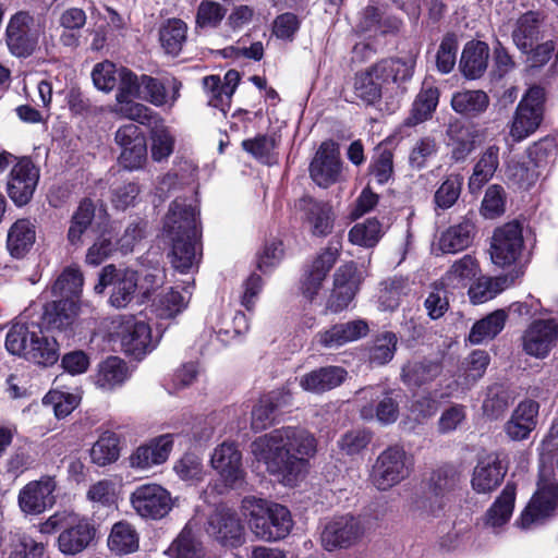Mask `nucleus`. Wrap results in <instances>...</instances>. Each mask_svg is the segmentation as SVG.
Masks as SVG:
<instances>
[{
  "instance_id": "obj_1",
  "label": "nucleus",
  "mask_w": 558,
  "mask_h": 558,
  "mask_svg": "<svg viewBox=\"0 0 558 558\" xmlns=\"http://www.w3.org/2000/svg\"><path fill=\"white\" fill-rule=\"evenodd\" d=\"M316 447L315 437L306 429L284 426L254 439L251 453L280 483L294 486L307 472Z\"/></svg>"
},
{
  "instance_id": "obj_2",
  "label": "nucleus",
  "mask_w": 558,
  "mask_h": 558,
  "mask_svg": "<svg viewBox=\"0 0 558 558\" xmlns=\"http://www.w3.org/2000/svg\"><path fill=\"white\" fill-rule=\"evenodd\" d=\"M198 214L193 199L178 197L170 204L163 220L162 238L170 246L168 258L181 274L197 269L202 257Z\"/></svg>"
},
{
  "instance_id": "obj_3",
  "label": "nucleus",
  "mask_w": 558,
  "mask_h": 558,
  "mask_svg": "<svg viewBox=\"0 0 558 558\" xmlns=\"http://www.w3.org/2000/svg\"><path fill=\"white\" fill-rule=\"evenodd\" d=\"M242 509L252 533L260 541H281L293 527L289 509L280 504L247 496L242 500Z\"/></svg>"
},
{
  "instance_id": "obj_4",
  "label": "nucleus",
  "mask_w": 558,
  "mask_h": 558,
  "mask_svg": "<svg viewBox=\"0 0 558 558\" xmlns=\"http://www.w3.org/2000/svg\"><path fill=\"white\" fill-rule=\"evenodd\" d=\"M58 531V549L66 556H75L85 550L95 536V529L87 519L68 510L57 511L39 524L41 534Z\"/></svg>"
},
{
  "instance_id": "obj_5",
  "label": "nucleus",
  "mask_w": 558,
  "mask_h": 558,
  "mask_svg": "<svg viewBox=\"0 0 558 558\" xmlns=\"http://www.w3.org/2000/svg\"><path fill=\"white\" fill-rule=\"evenodd\" d=\"M412 470V457L402 446L391 445L376 457L368 473V482L377 490L387 492L405 481Z\"/></svg>"
},
{
  "instance_id": "obj_6",
  "label": "nucleus",
  "mask_w": 558,
  "mask_h": 558,
  "mask_svg": "<svg viewBox=\"0 0 558 558\" xmlns=\"http://www.w3.org/2000/svg\"><path fill=\"white\" fill-rule=\"evenodd\" d=\"M558 514V482L551 472L541 470L537 489L520 515L519 525L529 530Z\"/></svg>"
},
{
  "instance_id": "obj_7",
  "label": "nucleus",
  "mask_w": 558,
  "mask_h": 558,
  "mask_svg": "<svg viewBox=\"0 0 558 558\" xmlns=\"http://www.w3.org/2000/svg\"><path fill=\"white\" fill-rule=\"evenodd\" d=\"M544 100L542 87L533 86L527 89L517 107L510 129V135L514 141H522L538 129L543 121Z\"/></svg>"
},
{
  "instance_id": "obj_8",
  "label": "nucleus",
  "mask_w": 558,
  "mask_h": 558,
  "mask_svg": "<svg viewBox=\"0 0 558 558\" xmlns=\"http://www.w3.org/2000/svg\"><path fill=\"white\" fill-rule=\"evenodd\" d=\"M133 510L143 519L160 520L173 507L171 494L161 485L155 483L142 484L130 495Z\"/></svg>"
},
{
  "instance_id": "obj_9",
  "label": "nucleus",
  "mask_w": 558,
  "mask_h": 558,
  "mask_svg": "<svg viewBox=\"0 0 558 558\" xmlns=\"http://www.w3.org/2000/svg\"><path fill=\"white\" fill-rule=\"evenodd\" d=\"M39 36V26L28 12L19 11L11 16L5 29V40L13 56L29 57L38 45Z\"/></svg>"
},
{
  "instance_id": "obj_10",
  "label": "nucleus",
  "mask_w": 558,
  "mask_h": 558,
  "mask_svg": "<svg viewBox=\"0 0 558 558\" xmlns=\"http://www.w3.org/2000/svg\"><path fill=\"white\" fill-rule=\"evenodd\" d=\"M523 230L518 221H511L495 229L490 242L492 262L499 267L515 264L523 252Z\"/></svg>"
},
{
  "instance_id": "obj_11",
  "label": "nucleus",
  "mask_w": 558,
  "mask_h": 558,
  "mask_svg": "<svg viewBox=\"0 0 558 558\" xmlns=\"http://www.w3.org/2000/svg\"><path fill=\"white\" fill-rule=\"evenodd\" d=\"M365 527L354 515L345 514L329 520L320 533L322 546L332 551L355 545L364 535Z\"/></svg>"
},
{
  "instance_id": "obj_12",
  "label": "nucleus",
  "mask_w": 558,
  "mask_h": 558,
  "mask_svg": "<svg viewBox=\"0 0 558 558\" xmlns=\"http://www.w3.org/2000/svg\"><path fill=\"white\" fill-rule=\"evenodd\" d=\"M360 400L365 401L361 405L360 415L365 421L376 418L384 425L392 424L399 416V407L391 393L383 386H369L357 392Z\"/></svg>"
},
{
  "instance_id": "obj_13",
  "label": "nucleus",
  "mask_w": 558,
  "mask_h": 558,
  "mask_svg": "<svg viewBox=\"0 0 558 558\" xmlns=\"http://www.w3.org/2000/svg\"><path fill=\"white\" fill-rule=\"evenodd\" d=\"M207 534L225 548H238L245 542L244 525L231 509H217L207 521Z\"/></svg>"
},
{
  "instance_id": "obj_14",
  "label": "nucleus",
  "mask_w": 558,
  "mask_h": 558,
  "mask_svg": "<svg viewBox=\"0 0 558 558\" xmlns=\"http://www.w3.org/2000/svg\"><path fill=\"white\" fill-rule=\"evenodd\" d=\"M117 337L122 350L136 359L155 348L149 325L134 316H123L118 326Z\"/></svg>"
},
{
  "instance_id": "obj_15",
  "label": "nucleus",
  "mask_w": 558,
  "mask_h": 558,
  "mask_svg": "<svg viewBox=\"0 0 558 558\" xmlns=\"http://www.w3.org/2000/svg\"><path fill=\"white\" fill-rule=\"evenodd\" d=\"M210 465L229 487H238L244 482L242 453L234 441L218 445L211 453Z\"/></svg>"
},
{
  "instance_id": "obj_16",
  "label": "nucleus",
  "mask_w": 558,
  "mask_h": 558,
  "mask_svg": "<svg viewBox=\"0 0 558 558\" xmlns=\"http://www.w3.org/2000/svg\"><path fill=\"white\" fill-rule=\"evenodd\" d=\"M460 484V474L452 465H442L434 470L429 477V489L433 494L426 507V514L437 518L444 512L449 496Z\"/></svg>"
},
{
  "instance_id": "obj_17",
  "label": "nucleus",
  "mask_w": 558,
  "mask_h": 558,
  "mask_svg": "<svg viewBox=\"0 0 558 558\" xmlns=\"http://www.w3.org/2000/svg\"><path fill=\"white\" fill-rule=\"evenodd\" d=\"M116 142L122 148L119 162L123 168L137 170L143 167L147 158V146L138 126L130 123L119 128Z\"/></svg>"
},
{
  "instance_id": "obj_18",
  "label": "nucleus",
  "mask_w": 558,
  "mask_h": 558,
  "mask_svg": "<svg viewBox=\"0 0 558 558\" xmlns=\"http://www.w3.org/2000/svg\"><path fill=\"white\" fill-rule=\"evenodd\" d=\"M56 482L52 477H41L27 483L19 493L17 501L25 514L38 515L56 504Z\"/></svg>"
},
{
  "instance_id": "obj_19",
  "label": "nucleus",
  "mask_w": 558,
  "mask_h": 558,
  "mask_svg": "<svg viewBox=\"0 0 558 558\" xmlns=\"http://www.w3.org/2000/svg\"><path fill=\"white\" fill-rule=\"evenodd\" d=\"M38 180L39 169L29 159H22L10 171L8 195L16 206H24L32 199Z\"/></svg>"
},
{
  "instance_id": "obj_20",
  "label": "nucleus",
  "mask_w": 558,
  "mask_h": 558,
  "mask_svg": "<svg viewBox=\"0 0 558 558\" xmlns=\"http://www.w3.org/2000/svg\"><path fill=\"white\" fill-rule=\"evenodd\" d=\"M362 281L353 262L340 266L333 275V289L327 302V308L340 313L353 301Z\"/></svg>"
},
{
  "instance_id": "obj_21",
  "label": "nucleus",
  "mask_w": 558,
  "mask_h": 558,
  "mask_svg": "<svg viewBox=\"0 0 558 558\" xmlns=\"http://www.w3.org/2000/svg\"><path fill=\"white\" fill-rule=\"evenodd\" d=\"M416 65V56L409 54L404 58H387L372 65L377 81H380L386 90L389 86H396L402 94V85L409 82Z\"/></svg>"
},
{
  "instance_id": "obj_22",
  "label": "nucleus",
  "mask_w": 558,
  "mask_h": 558,
  "mask_svg": "<svg viewBox=\"0 0 558 558\" xmlns=\"http://www.w3.org/2000/svg\"><path fill=\"white\" fill-rule=\"evenodd\" d=\"M175 434H163L137 447L129 458L133 469L147 470L165 463L173 448Z\"/></svg>"
},
{
  "instance_id": "obj_23",
  "label": "nucleus",
  "mask_w": 558,
  "mask_h": 558,
  "mask_svg": "<svg viewBox=\"0 0 558 558\" xmlns=\"http://www.w3.org/2000/svg\"><path fill=\"white\" fill-rule=\"evenodd\" d=\"M507 473L497 453H488L477 460L471 477V487L476 494H490L504 481Z\"/></svg>"
},
{
  "instance_id": "obj_24",
  "label": "nucleus",
  "mask_w": 558,
  "mask_h": 558,
  "mask_svg": "<svg viewBox=\"0 0 558 558\" xmlns=\"http://www.w3.org/2000/svg\"><path fill=\"white\" fill-rule=\"evenodd\" d=\"M558 326L553 319L535 320L523 336V350L536 359H545L555 347Z\"/></svg>"
},
{
  "instance_id": "obj_25",
  "label": "nucleus",
  "mask_w": 558,
  "mask_h": 558,
  "mask_svg": "<svg viewBox=\"0 0 558 558\" xmlns=\"http://www.w3.org/2000/svg\"><path fill=\"white\" fill-rule=\"evenodd\" d=\"M338 256V247L330 245L305 268L300 288L304 298L312 301L317 295L323 281L336 264Z\"/></svg>"
},
{
  "instance_id": "obj_26",
  "label": "nucleus",
  "mask_w": 558,
  "mask_h": 558,
  "mask_svg": "<svg viewBox=\"0 0 558 558\" xmlns=\"http://www.w3.org/2000/svg\"><path fill=\"white\" fill-rule=\"evenodd\" d=\"M207 323L222 344H228L248 330V319L242 312L216 307L211 310Z\"/></svg>"
},
{
  "instance_id": "obj_27",
  "label": "nucleus",
  "mask_w": 558,
  "mask_h": 558,
  "mask_svg": "<svg viewBox=\"0 0 558 558\" xmlns=\"http://www.w3.org/2000/svg\"><path fill=\"white\" fill-rule=\"evenodd\" d=\"M341 161L338 151L329 143H323L310 166V174L313 181L328 187L339 180Z\"/></svg>"
},
{
  "instance_id": "obj_28",
  "label": "nucleus",
  "mask_w": 558,
  "mask_h": 558,
  "mask_svg": "<svg viewBox=\"0 0 558 558\" xmlns=\"http://www.w3.org/2000/svg\"><path fill=\"white\" fill-rule=\"evenodd\" d=\"M348 377L341 366H323L300 377V387L307 392L322 395L339 387Z\"/></svg>"
},
{
  "instance_id": "obj_29",
  "label": "nucleus",
  "mask_w": 558,
  "mask_h": 558,
  "mask_svg": "<svg viewBox=\"0 0 558 558\" xmlns=\"http://www.w3.org/2000/svg\"><path fill=\"white\" fill-rule=\"evenodd\" d=\"M142 88L146 94L145 99L154 106L172 108L180 98L182 83L175 77L158 80L142 75Z\"/></svg>"
},
{
  "instance_id": "obj_30",
  "label": "nucleus",
  "mask_w": 558,
  "mask_h": 558,
  "mask_svg": "<svg viewBox=\"0 0 558 558\" xmlns=\"http://www.w3.org/2000/svg\"><path fill=\"white\" fill-rule=\"evenodd\" d=\"M517 496V486L508 482L499 496L487 509L484 515V524L494 533L498 534L502 527L510 521Z\"/></svg>"
},
{
  "instance_id": "obj_31",
  "label": "nucleus",
  "mask_w": 558,
  "mask_h": 558,
  "mask_svg": "<svg viewBox=\"0 0 558 558\" xmlns=\"http://www.w3.org/2000/svg\"><path fill=\"white\" fill-rule=\"evenodd\" d=\"M368 332V326L364 320L357 319L342 324H336L330 328L317 332L315 340L326 349H337L348 342L355 341Z\"/></svg>"
},
{
  "instance_id": "obj_32",
  "label": "nucleus",
  "mask_w": 558,
  "mask_h": 558,
  "mask_svg": "<svg viewBox=\"0 0 558 558\" xmlns=\"http://www.w3.org/2000/svg\"><path fill=\"white\" fill-rule=\"evenodd\" d=\"M290 401L291 395L284 389L274 390L263 396L252 411L253 430L262 432L268 428L274 422L275 411Z\"/></svg>"
},
{
  "instance_id": "obj_33",
  "label": "nucleus",
  "mask_w": 558,
  "mask_h": 558,
  "mask_svg": "<svg viewBox=\"0 0 558 558\" xmlns=\"http://www.w3.org/2000/svg\"><path fill=\"white\" fill-rule=\"evenodd\" d=\"M192 281H187L183 287L184 294L173 288L163 290L158 293L150 305L151 312L159 319H172L184 311L190 300L191 292L189 288Z\"/></svg>"
},
{
  "instance_id": "obj_34",
  "label": "nucleus",
  "mask_w": 558,
  "mask_h": 558,
  "mask_svg": "<svg viewBox=\"0 0 558 558\" xmlns=\"http://www.w3.org/2000/svg\"><path fill=\"white\" fill-rule=\"evenodd\" d=\"M476 228L470 218L450 226L439 238V250L446 254H456L468 248L475 236Z\"/></svg>"
},
{
  "instance_id": "obj_35",
  "label": "nucleus",
  "mask_w": 558,
  "mask_h": 558,
  "mask_svg": "<svg viewBox=\"0 0 558 558\" xmlns=\"http://www.w3.org/2000/svg\"><path fill=\"white\" fill-rule=\"evenodd\" d=\"M450 159L453 162H463L476 147V131L461 123H452L447 130Z\"/></svg>"
},
{
  "instance_id": "obj_36",
  "label": "nucleus",
  "mask_w": 558,
  "mask_h": 558,
  "mask_svg": "<svg viewBox=\"0 0 558 558\" xmlns=\"http://www.w3.org/2000/svg\"><path fill=\"white\" fill-rule=\"evenodd\" d=\"M77 313L75 300L61 299L45 305L41 319L47 329L65 330L73 324Z\"/></svg>"
},
{
  "instance_id": "obj_37",
  "label": "nucleus",
  "mask_w": 558,
  "mask_h": 558,
  "mask_svg": "<svg viewBox=\"0 0 558 558\" xmlns=\"http://www.w3.org/2000/svg\"><path fill=\"white\" fill-rule=\"evenodd\" d=\"M541 13L534 11H529L517 20L511 36L522 53H527L541 39Z\"/></svg>"
},
{
  "instance_id": "obj_38",
  "label": "nucleus",
  "mask_w": 558,
  "mask_h": 558,
  "mask_svg": "<svg viewBox=\"0 0 558 558\" xmlns=\"http://www.w3.org/2000/svg\"><path fill=\"white\" fill-rule=\"evenodd\" d=\"M439 101V90L432 82L425 80L415 97L409 117L404 120L407 126H415L432 118Z\"/></svg>"
},
{
  "instance_id": "obj_39",
  "label": "nucleus",
  "mask_w": 558,
  "mask_h": 558,
  "mask_svg": "<svg viewBox=\"0 0 558 558\" xmlns=\"http://www.w3.org/2000/svg\"><path fill=\"white\" fill-rule=\"evenodd\" d=\"M187 24L181 19H168L158 29L159 44L163 52L178 57L187 41Z\"/></svg>"
},
{
  "instance_id": "obj_40",
  "label": "nucleus",
  "mask_w": 558,
  "mask_h": 558,
  "mask_svg": "<svg viewBox=\"0 0 558 558\" xmlns=\"http://www.w3.org/2000/svg\"><path fill=\"white\" fill-rule=\"evenodd\" d=\"M299 208L305 214L306 220L312 226L313 234L325 236L331 232V207L327 203L306 196L299 201Z\"/></svg>"
},
{
  "instance_id": "obj_41",
  "label": "nucleus",
  "mask_w": 558,
  "mask_h": 558,
  "mask_svg": "<svg viewBox=\"0 0 558 558\" xmlns=\"http://www.w3.org/2000/svg\"><path fill=\"white\" fill-rule=\"evenodd\" d=\"M488 57L489 48L486 43H468L462 51L460 60L461 72L470 80L481 77L487 69Z\"/></svg>"
},
{
  "instance_id": "obj_42",
  "label": "nucleus",
  "mask_w": 558,
  "mask_h": 558,
  "mask_svg": "<svg viewBox=\"0 0 558 558\" xmlns=\"http://www.w3.org/2000/svg\"><path fill=\"white\" fill-rule=\"evenodd\" d=\"M442 372L439 362L423 359L409 361L403 365L401 378L409 387H421L435 380Z\"/></svg>"
},
{
  "instance_id": "obj_43",
  "label": "nucleus",
  "mask_w": 558,
  "mask_h": 558,
  "mask_svg": "<svg viewBox=\"0 0 558 558\" xmlns=\"http://www.w3.org/2000/svg\"><path fill=\"white\" fill-rule=\"evenodd\" d=\"M26 359L43 366L53 365L59 359V344L53 337L44 335L43 330L33 332Z\"/></svg>"
},
{
  "instance_id": "obj_44",
  "label": "nucleus",
  "mask_w": 558,
  "mask_h": 558,
  "mask_svg": "<svg viewBox=\"0 0 558 558\" xmlns=\"http://www.w3.org/2000/svg\"><path fill=\"white\" fill-rule=\"evenodd\" d=\"M128 377L129 373L125 362L118 356H109L99 364L95 376V384L101 390L111 391L121 387Z\"/></svg>"
},
{
  "instance_id": "obj_45",
  "label": "nucleus",
  "mask_w": 558,
  "mask_h": 558,
  "mask_svg": "<svg viewBox=\"0 0 558 558\" xmlns=\"http://www.w3.org/2000/svg\"><path fill=\"white\" fill-rule=\"evenodd\" d=\"M478 274V262L472 255L466 254L456 260L440 280L452 289L465 288L477 278Z\"/></svg>"
},
{
  "instance_id": "obj_46",
  "label": "nucleus",
  "mask_w": 558,
  "mask_h": 558,
  "mask_svg": "<svg viewBox=\"0 0 558 558\" xmlns=\"http://www.w3.org/2000/svg\"><path fill=\"white\" fill-rule=\"evenodd\" d=\"M109 303L116 308H123L131 303L138 288V275L133 269L117 270Z\"/></svg>"
},
{
  "instance_id": "obj_47",
  "label": "nucleus",
  "mask_w": 558,
  "mask_h": 558,
  "mask_svg": "<svg viewBox=\"0 0 558 558\" xmlns=\"http://www.w3.org/2000/svg\"><path fill=\"white\" fill-rule=\"evenodd\" d=\"M96 207L92 199L84 198L80 202L76 210L73 213L68 230V241L73 246H80L83 243V235L87 232L95 218Z\"/></svg>"
},
{
  "instance_id": "obj_48",
  "label": "nucleus",
  "mask_w": 558,
  "mask_h": 558,
  "mask_svg": "<svg viewBox=\"0 0 558 558\" xmlns=\"http://www.w3.org/2000/svg\"><path fill=\"white\" fill-rule=\"evenodd\" d=\"M35 227L28 219H20L13 223L8 233L7 245L11 255L23 257L35 242Z\"/></svg>"
},
{
  "instance_id": "obj_49",
  "label": "nucleus",
  "mask_w": 558,
  "mask_h": 558,
  "mask_svg": "<svg viewBox=\"0 0 558 558\" xmlns=\"http://www.w3.org/2000/svg\"><path fill=\"white\" fill-rule=\"evenodd\" d=\"M120 450L119 435L111 430H105L89 450L90 460L98 466H106L119 459Z\"/></svg>"
},
{
  "instance_id": "obj_50",
  "label": "nucleus",
  "mask_w": 558,
  "mask_h": 558,
  "mask_svg": "<svg viewBox=\"0 0 558 558\" xmlns=\"http://www.w3.org/2000/svg\"><path fill=\"white\" fill-rule=\"evenodd\" d=\"M499 166V148L495 145L488 146L475 163L473 173L469 180L470 190H481L496 172Z\"/></svg>"
},
{
  "instance_id": "obj_51",
  "label": "nucleus",
  "mask_w": 558,
  "mask_h": 558,
  "mask_svg": "<svg viewBox=\"0 0 558 558\" xmlns=\"http://www.w3.org/2000/svg\"><path fill=\"white\" fill-rule=\"evenodd\" d=\"M108 546L118 555L131 554L138 549L140 537L132 524L120 521L111 529Z\"/></svg>"
},
{
  "instance_id": "obj_52",
  "label": "nucleus",
  "mask_w": 558,
  "mask_h": 558,
  "mask_svg": "<svg viewBox=\"0 0 558 558\" xmlns=\"http://www.w3.org/2000/svg\"><path fill=\"white\" fill-rule=\"evenodd\" d=\"M171 558H204L205 549L191 524H186L167 550Z\"/></svg>"
},
{
  "instance_id": "obj_53",
  "label": "nucleus",
  "mask_w": 558,
  "mask_h": 558,
  "mask_svg": "<svg viewBox=\"0 0 558 558\" xmlns=\"http://www.w3.org/2000/svg\"><path fill=\"white\" fill-rule=\"evenodd\" d=\"M489 105V98L483 90H462L453 94L452 109L460 114L476 117L484 112Z\"/></svg>"
},
{
  "instance_id": "obj_54",
  "label": "nucleus",
  "mask_w": 558,
  "mask_h": 558,
  "mask_svg": "<svg viewBox=\"0 0 558 558\" xmlns=\"http://www.w3.org/2000/svg\"><path fill=\"white\" fill-rule=\"evenodd\" d=\"M506 318V312L498 310L476 322L469 335L470 342L480 344L485 340L495 338L504 329Z\"/></svg>"
},
{
  "instance_id": "obj_55",
  "label": "nucleus",
  "mask_w": 558,
  "mask_h": 558,
  "mask_svg": "<svg viewBox=\"0 0 558 558\" xmlns=\"http://www.w3.org/2000/svg\"><path fill=\"white\" fill-rule=\"evenodd\" d=\"M386 92L380 81H377L372 65L360 72L354 78V94L366 105H375Z\"/></svg>"
},
{
  "instance_id": "obj_56",
  "label": "nucleus",
  "mask_w": 558,
  "mask_h": 558,
  "mask_svg": "<svg viewBox=\"0 0 558 558\" xmlns=\"http://www.w3.org/2000/svg\"><path fill=\"white\" fill-rule=\"evenodd\" d=\"M148 128L150 129L153 159L155 161L167 159L173 153L175 142L170 129L161 118Z\"/></svg>"
},
{
  "instance_id": "obj_57",
  "label": "nucleus",
  "mask_w": 558,
  "mask_h": 558,
  "mask_svg": "<svg viewBox=\"0 0 558 558\" xmlns=\"http://www.w3.org/2000/svg\"><path fill=\"white\" fill-rule=\"evenodd\" d=\"M383 235L381 222L376 218H368L350 229L349 241L354 245L371 248L377 245Z\"/></svg>"
},
{
  "instance_id": "obj_58",
  "label": "nucleus",
  "mask_w": 558,
  "mask_h": 558,
  "mask_svg": "<svg viewBox=\"0 0 558 558\" xmlns=\"http://www.w3.org/2000/svg\"><path fill=\"white\" fill-rule=\"evenodd\" d=\"M84 283L83 274L77 267H66L52 286V293L63 299L78 298Z\"/></svg>"
},
{
  "instance_id": "obj_59",
  "label": "nucleus",
  "mask_w": 558,
  "mask_h": 558,
  "mask_svg": "<svg viewBox=\"0 0 558 558\" xmlns=\"http://www.w3.org/2000/svg\"><path fill=\"white\" fill-rule=\"evenodd\" d=\"M277 142L275 136L259 134L254 138L242 142V148L262 163L271 165L276 161L275 149Z\"/></svg>"
},
{
  "instance_id": "obj_60",
  "label": "nucleus",
  "mask_w": 558,
  "mask_h": 558,
  "mask_svg": "<svg viewBox=\"0 0 558 558\" xmlns=\"http://www.w3.org/2000/svg\"><path fill=\"white\" fill-rule=\"evenodd\" d=\"M131 99L117 101L113 112L122 118L135 121L140 124L153 125L160 117L147 106L135 102Z\"/></svg>"
},
{
  "instance_id": "obj_61",
  "label": "nucleus",
  "mask_w": 558,
  "mask_h": 558,
  "mask_svg": "<svg viewBox=\"0 0 558 558\" xmlns=\"http://www.w3.org/2000/svg\"><path fill=\"white\" fill-rule=\"evenodd\" d=\"M463 178L460 174L448 175L434 194L436 209L451 208L460 197Z\"/></svg>"
},
{
  "instance_id": "obj_62",
  "label": "nucleus",
  "mask_w": 558,
  "mask_h": 558,
  "mask_svg": "<svg viewBox=\"0 0 558 558\" xmlns=\"http://www.w3.org/2000/svg\"><path fill=\"white\" fill-rule=\"evenodd\" d=\"M45 545L26 533H15L11 536L8 558H41Z\"/></svg>"
},
{
  "instance_id": "obj_63",
  "label": "nucleus",
  "mask_w": 558,
  "mask_h": 558,
  "mask_svg": "<svg viewBox=\"0 0 558 558\" xmlns=\"http://www.w3.org/2000/svg\"><path fill=\"white\" fill-rule=\"evenodd\" d=\"M173 472L184 482H201L204 477L203 460L195 452L187 451L174 462Z\"/></svg>"
},
{
  "instance_id": "obj_64",
  "label": "nucleus",
  "mask_w": 558,
  "mask_h": 558,
  "mask_svg": "<svg viewBox=\"0 0 558 558\" xmlns=\"http://www.w3.org/2000/svg\"><path fill=\"white\" fill-rule=\"evenodd\" d=\"M508 408L509 396L504 386L499 384L489 386L482 405L484 414L490 420H497Z\"/></svg>"
}]
</instances>
